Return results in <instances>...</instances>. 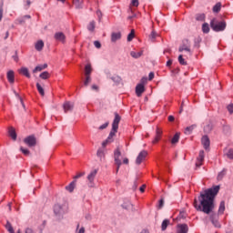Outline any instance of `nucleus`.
<instances>
[{"label":"nucleus","instance_id":"37998d69","mask_svg":"<svg viewBox=\"0 0 233 233\" xmlns=\"http://www.w3.org/2000/svg\"><path fill=\"white\" fill-rule=\"evenodd\" d=\"M40 77L41 79H48V77H50V73H48L47 71H45L40 74Z\"/></svg>","mask_w":233,"mask_h":233},{"label":"nucleus","instance_id":"6e6d98bb","mask_svg":"<svg viewBox=\"0 0 233 233\" xmlns=\"http://www.w3.org/2000/svg\"><path fill=\"white\" fill-rule=\"evenodd\" d=\"M96 15H97L99 21H101V18L103 17V13H101V10L96 11Z\"/></svg>","mask_w":233,"mask_h":233},{"label":"nucleus","instance_id":"473e14b6","mask_svg":"<svg viewBox=\"0 0 233 233\" xmlns=\"http://www.w3.org/2000/svg\"><path fill=\"white\" fill-rule=\"evenodd\" d=\"M204 132L205 134H210L212 132V124H208L204 127Z\"/></svg>","mask_w":233,"mask_h":233},{"label":"nucleus","instance_id":"4d7b16f0","mask_svg":"<svg viewBox=\"0 0 233 233\" xmlns=\"http://www.w3.org/2000/svg\"><path fill=\"white\" fill-rule=\"evenodd\" d=\"M227 108L229 114H233V104L228 105Z\"/></svg>","mask_w":233,"mask_h":233},{"label":"nucleus","instance_id":"49530a36","mask_svg":"<svg viewBox=\"0 0 233 233\" xmlns=\"http://www.w3.org/2000/svg\"><path fill=\"white\" fill-rule=\"evenodd\" d=\"M20 150H21L22 154H24V156H30V150H28L27 148L21 147Z\"/></svg>","mask_w":233,"mask_h":233},{"label":"nucleus","instance_id":"423d86ee","mask_svg":"<svg viewBox=\"0 0 233 233\" xmlns=\"http://www.w3.org/2000/svg\"><path fill=\"white\" fill-rule=\"evenodd\" d=\"M178 52H187L188 56H192V50H190V44L188 43V40L183 42L178 48Z\"/></svg>","mask_w":233,"mask_h":233},{"label":"nucleus","instance_id":"13d9d810","mask_svg":"<svg viewBox=\"0 0 233 233\" xmlns=\"http://www.w3.org/2000/svg\"><path fill=\"white\" fill-rule=\"evenodd\" d=\"M94 45H95L96 48H101V42L100 41H95Z\"/></svg>","mask_w":233,"mask_h":233},{"label":"nucleus","instance_id":"bf43d9fd","mask_svg":"<svg viewBox=\"0 0 233 233\" xmlns=\"http://www.w3.org/2000/svg\"><path fill=\"white\" fill-rule=\"evenodd\" d=\"M157 35V34L155 31H153V32H151L150 37L152 40H154V39H156Z\"/></svg>","mask_w":233,"mask_h":233},{"label":"nucleus","instance_id":"9b49d317","mask_svg":"<svg viewBox=\"0 0 233 233\" xmlns=\"http://www.w3.org/2000/svg\"><path fill=\"white\" fill-rule=\"evenodd\" d=\"M24 143H25V145H28L29 147H35V144H36L35 137L29 136L25 137L24 139Z\"/></svg>","mask_w":233,"mask_h":233},{"label":"nucleus","instance_id":"dca6fc26","mask_svg":"<svg viewBox=\"0 0 233 233\" xmlns=\"http://www.w3.org/2000/svg\"><path fill=\"white\" fill-rule=\"evenodd\" d=\"M177 233H188V226L187 224H179L177 226Z\"/></svg>","mask_w":233,"mask_h":233},{"label":"nucleus","instance_id":"f03ea898","mask_svg":"<svg viewBox=\"0 0 233 233\" xmlns=\"http://www.w3.org/2000/svg\"><path fill=\"white\" fill-rule=\"evenodd\" d=\"M210 26L214 32H223L225 28H227V22L218 21V19L214 18L210 22Z\"/></svg>","mask_w":233,"mask_h":233},{"label":"nucleus","instance_id":"1a4fd4ad","mask_svg":"<svg viewBox=\"0 0 233 233\" xmlns=\"http://www.w3.org/2000/svg\"><path fill=\"white\" fill-rule=\"evenodd\" d=\"M54 39H56L58 43H62L63 45L66 43V35H65L63 32L55 33Z\"/></svg>","mask_w":233,"mask_h":233},{"label":"nucleus","instance_id":"f704fd0d","mask_svg":"<svg viewBox=\"0 0 233 233\" xmlns=\"http://www.w3.org/2000/svg\"><path fill=\"white\" fill-rule=\"evenodd\" d=\"M179 142V133H176L171 139L172 145H176V143Z\"/></svg>","mask_w":233,"mask_h":233},{"label":"nucleus","instance_id":"774afa93","mask_svg":"<svg viewBox=\"0 0 233 233\" xmlns=\"http://www.w3.org/2000/svg\"><path fill=\"white\" fill-rule=\"evenodd\" d=\"M77 233H85V227L80 228Z\"/></svg>","mask_w":233,"mask_h":233},{"label":"nucleus","instance_id":"2eb2a0df","mask_svg":"<svg viewBox=\"0 0 233 233\" xmlns=\"http://www.w3.org/2000/svg\"><path fill=\"white\" fill-rule=\"evenodd\" d=\"M143 92H145V86H143V84H137L136 86V94L137 97H141Z\"/></svg>","mask_w":233,"mask_h":233},{"label":"nucleus","instance_id":"4c0bfd02","mask_svg":"<svg viewBox=\"0 0 233 233\" xmlns=\"http://www.w3.org/2000/svg\"><path fill=\"white\" fill-rule=\"evenodd\" d=\"M225 212V201H221L218 208V214H224Z\"/></svg>","mask_w":233,"mask_h":233},{"label":"nucleus","instance_id":"e2e57ef3","mask_svg":"<svg viewBox=\"0 0 233 233\" xmlns=\"http://www.w3.org/2000/svg\"><path fill=\"white\" fill-rule=\"evenodd\" d=\"M25 233H35L34 229L30 228H26L25 230Z\"/></svg>","mask_w":233,"mask_h":233},{"label":"nucleus","instance_id":"8fccbe9b","mask_svg":"<svg viewBox=\"0 0 233 233\" xmlns=\"http://www.w3.org/2000/svg\"><path fill=\"white\" fill-rule=\"evenodd\" d=\"M134 36H135V35H134V30H132V31L128 34V35H127V41L130 43V41H132V39H134Z\"/></svg>","mask_w":233,"mask_h":233},{"label":"nucleus","instance_id":"bb28decb","mask_svg":"<svg viewBox=\"0 0 233 233\" xmlns=\"http://www.w3.org/2000/svg\"><path fill=\"white\" fill-rule=\"evenodd\" d=\"M76 188V180L72 181L68 186L66 187V190L68 192H74Z\"/></svg>","mask_w":233,"mask_h":233},{"label":"nucleus","instance_id":"5fc2aeb1","mask_svg":"<svg viewBox=\"0 0 233 233\" xmlns=\"http://www.w3.org/2000/svg\"><path fill=\"white\" fill-rule=\"evenodd\" d=\"M108 127V122H106L105 124L101 125L99 127V130H105Z\"/></svg>","mask_w":233,"mask_h":233},{"label":"nucleus","instance_id":"ddd939ff","mask_svg":"<svg viewBox=\"0 0 233 233\" xmlns=\"http://www.w3.org/2000/svg\"><path fill=\"white\" fill-rule=\"evenodd\" d=\"M161 136H163V131L159 127H157V129H156V137L153 139L152 144L156 145V143H159V141L161 139Z\"/></svg>","mask_w":233,"mask_h":233},{"label":"nucleus","instance_id":"393cba45","mask_svg":"<svg viewBox=\"0 0 233 233\" xmlns=\"http://www.w3.org/2000/svg\"><path fill=\"white\" fill-rule=\"evenodd\" d=\"M90 74H92V66L90 64H87L85 66V76H90Z\"/></svg>","mask_w":233,"mask_h":233},{"label":"nucleus","instance_id":"a211bd4d","mask_svg":"<svg viewBox=\"0 0 233 233\" xmlns=\"http://www.w3.org/2000/svg\"><path fill=\"white\" fill-rule=\"evenodd\" d=\"M121 39V32H114L111 34V42L116 43V41H119Z\"/></svg>","mask_w":233,"mask_h":233},{"label":"nucleus","instance_id":"e433bc0d","mask_svg":"<svg viewBox=\"0 0 233 233\" xmlns=\"http://www.w3.org/2000/svg\"><path fill=\"white\" fill-rule=\"evenodd\" d=\"M87 30H89V32H94V30H96V22L95 21H91L89 23V25H87Z\"/></svg>","mask_w":233,"mask_h":233},{"label":"nucleus","instance_id":"58836bf2","mask_svg":"<svg viewBox=\"0 0 233 233\" xmlns=\"http://www.w3.org/2000/svg\"><path fill=\"white\" fill-rule=\"evenodd\" d=\"M168 225H170V220H168V219L163 220L162 225H161L162 230H167V227H168Z\"/></svg>","mask_w":233,"mask_h":233},{"label":"nucleus","instance_id":"a878e982","mask_svg":"<svg viewBox=\"0 0 233 233\" xmlns=\"http://www.w3.org/2000/svg\"><path fill=\"white\" fill-rule=\"evenodd\" d=\"M9 136L14 141L17 139V134L15 133V129H14V127L9 128Z\"/></svg>","mask_w":233,"mask_h":233},{"label":"nucleus","instance_id":"de8ad7c7","mask_svg":"<svg viewBox=\"0 0 233 233\" xmlns=\"http://www.w3.org/2000/svg\"><path fill=\"white\" fill-rule=\"evenodd\" d=\"M197 21H205V14H198L196 15Z\"/></svg>","mask_w":233,"mask_h":233},{"label":"nucleus","instance_id":"0eeeda50","mask_svg":"<svg viewBox=\"0 0 233 233\" xmlns=\"http://www.w3.org/2000/svg\"><path fill=\"white\" fill-rule=\"evenodd\" d=\"M114 159H115V165H116V167H121V165H122V162H121V150H119V147H117L114 151Z\"/></svg>","mask_w":233,"mask_h":233},{"label":"nucleus","instance_id":"f8f14e48","mask_svg":"<svg viewBox=\"0 0 233 233\" xmlns=\"http://www.w3.org/2000/svg\"><path fill=\"white\" fill-rule=\"evenodd\" d=\"M203 161H205V151H199L198 157L197 158L196 167H201L203 165Z\"/></svg>","mask_w":233,"mask_h":233},{"label":"nucleus","instance_id":"c85d7f7f","mask_svg":"<svg viewBox=\"0 0 233 233\" xmlns=\"http://www.w3.org/2000/svg\"><path fill=\"white\" fill-rule=\"evenodd\" d=\"M225 176H227V169L223 168V170L221 172H219L217 177L218 181H221V179H223V177H225Z\"/></svg>","mask_w":233,"mask_h":233},{"label":"nucleus","instance_id":"a18cd8bd","mask_svg":"<svg viewBox=\"0 0 233 233\" xmlns=\"http://www.w3.org/2000/svg\"><path fill=\"white\" fill-rule=\"evenodd\" d=\"M97 157H100V159H103L105 157V151L103 149H98L96 152Z\"/></svg>","mask_w":233,"mask_h":233},{"label":"nucleus","instance_id":"f3484780","mask_svg":"<svg viewBox=\"0 0 233 233\" xmlns=\"http://www.w3.org/2000/svg\"><path fill=\"white\" fill-rule=\"evenodd\" d=\"M6 76H7L8 82L11 85H13V83H15V76L14 74V71L13 70L8 71Z\"/></svg>","mask_w":233,"mask_h":233},{"label":"nucleus","instance_id":"5701e85b","mask_svg":"<svg viewBox=\"0 0 233 233\" xmlns=\"http://www.w3.org/2000/svg\"><path fill=\"white\" fill-rule=\"evenodd\" d=\"M73 5L77 10L83 8V0H73Z\"/></svg>","mask_w":233,"mask_h":233},{"label":"nucleus","instance_id":"c756f323","mask_svg":"<svg viewBox=\"0 0 233 233\" xmlns=\"http://www.w3.org/2000/svg\"><path fill=\"white\" fill-rule=\"evenodd\" d=\"M202 32L203 34H208V32H210V26L208 25V23H204L202 25Z\"/></svg>","mask_w":233,"mask_h":233},{"label":"nucleus","instance_id":"864d4df0","mask_svg":"<svg viewBox=\"0 0 233 233\" xmlns=\"http://www.w3.org/2000/svg\"><path fill=\"white\" fill-rule=\"evenodd\" d=\"M131 5L133 6H139V0H131Z\"/></svg>","mask_w":233,"mask_h":233},{"label":"nucleus","instance_id":"412c9836","mask_svg":"<svg viewBox=\"0 0 233 233\" xmlns=\"http://www.w3.org/2000/svg\"><path fill=\"white\" fill-rule=\"evenodd\" d=\"M35 48L37 52H41V50H43V48H45V42H43V40H38L35 44Z\"/></svg>","mask_w":233,"mask_h":233},{"label":"nucleus","instance_id":"7c9ffc66","mask_svg":"<svg viewBox=\"0 0 233 233\" xmlns=\"http://www.w3.org/2000/svg\"><path fill=\"white\" fill-rule=\"evenodd\" d=\"M19 72L23 75L25 76V77H30V72H28V68L26 67H22Z\"/></svg>","mask_w":233,"mask_h":233},{"label":"nucleus","instance_id":"c9c22d12","mask_svg":"<svg viewBox=\"0 0 233 233\" xmlns=\"http://www.w3.org/2000/svg\"><path fill=\"white\" fill-rule=\"evenodd\" d=\"M221 11V3H217L214 6H213V12L215 14H218V12Z\"/></svg>","mask_w":233,"mask_h":233},{"label":"nucleus","instance_id":"09e8293b","mask_svg":"<svg viewBox=\"0 0 233 233\" xmlns=\"http://www.w3.org/2000/svg\"><path fill=\"white\" fill-rule=\"evenodd\" d=\"M90 83H92V77L86 76V80L84 81L85 86H88V85H90Z\"/></svg>","mask_w":233,"mask_h":233},{"label":"nucleus","instance_id":"20e7f679","mask_svg":"<svg viewBox=\"0 0 233 233\" xmlns=\"http://www.w3.org/2000/svg\"><path fill=\"white\" fill-rule=\"evenodd\" d=\"M209 219L216 228H221V224L219 223V215L212 213Z\"/></svg>","mask_w":233,"mask_h":233},{"label":"nucleus","instance_id":"2f4dec72","mask_svg":"<svg viewBox=\"0 0 233 233\" xmlns=\"http://www.w3.org/2000/svg\"><path fill=\"white\" fill-rule=\"evenodd\" d=\"M5 228L9 233H15V231H14V227H12V224L10 223V221H7L5 224Z\"/></svg>","mask_w":233,"mask_h":233},{"label":"nucleus","instance_id":"72a5a7b5","mask_svg":"<svg viewBox=\"0 0 233 233\" xmlns=\"http://www.w3.org/2000/svg\"><path fill=\"white\" fill-rule=\"evenodd\" d=\"M196 127H197L196 125H192V126L186 127L185 134H187V135L192 134V131L194 130V128H196Z\"/></svg>","mask_w":233,"mask_h":233},{"label":"nucleus","instance_id":"9d476101","mask_svg":"<svg viewBox=\"0 0 233 233\" xmlns=\"http://www.w3.org/2000/svg\"><path fill=\"white\" fill-rule=\"evenodd\" d=\"M121 122V116L117 112L115 113V118L112 123L113 130H118L119 123Z\"/></svg>","mask_w":233,"mask_h":233},{"label":"nucleus","instance_id":"f257e3e1","mask_svg":"<svg viewBox=\"0 0 233 233\" xmlns=\"http://www.w3.org/2000/svg\"><path fill=\"white\" fill-rule=\"evenodd\" d=\"M219 192V186H214L210 188L206 189L204 192L200 193L198 199L194 200V207L198 212H204V214H210L214 210V199L218 193Z\"/></svg>","mask_w":233,"mask_h":233},{"label":"nucleus","instance_id":"7ed1b4c3","mask_svg":"<svg viewBox=\"0 0 233 233\" xmlns=\"http://www.w3.org/2000/svg\"><path fill=\"white\" fill-rule=\"evenodd\" d=\"M96 176H97V169L90 171L86 177V183L89 188H96Z\"/></svg>","mask_w":233,"mask_h":233},{"label":"nucleus","instance_id":"338daca9","mask_svg":"<svg viewBox=\"0 0 233 233\" xmlns=\"http://www.w3.org/2000/svg\"><path fill=\"white\" fill-rule=\"evenodd\" d=\"M145 188H147V186L146 185H143L142 187H140L139 190L140 192H145Z\"/></svg>","mask_w":233,"mask_h":233},{"label":"nucleus","instance_id":"3c124183","mask_svg":"<svg viewBox=\"0 0 233 233\" xmlns=\"http://www.w3.org/2000/svg\"><path fill=\"white\" fill-rule=\"evenodd\" d=\"M147 81H148V78L144 76L141 78L140 83L138 85H142L143 86H145V85H147Z\"/></svg>","mask_w":233,"mask_h":233},{"label":"nucleus","instance_id":"b1692460","mask_svg":"<svg viewBox=\"0 0 233 233\" xmlns=\"http://www.w3.org/2000/svg\"><path fill=\"white\" fill-rule=\"evenodd\" d=\"M130 56L131 57H134V59H139V57L143 56V51H139V52L131 51Z\"/></svg>","mask_w":233,"mask_h":233},{"label":"nucleus","instance_id":"aec40b11","mask_svg":"<svg viewBox=\"0 0 233 233\" xmlns=\"http://www.w3.org/2000/svg\"><path fill=\"white\" fill-rule=\"evenodd\" d=\"M123 208H126V210H132L134 208V206L132 205V202L130 200L126 199L124 203L122 204Z\"/></svg>","mask_w":233,"mask_h":233},{"label":"nucleus","instance_id":"ea45409f","mask_svg":"<svg viewBox=\"0 0 233 233\" xmlns=\"http://www.w3.org/2000/svg\"><path fill=\"white\" fill-rule=\"evenodd\" d=\"M111 80L116 84L121 83V76L115 75L111 77Z\"/></svg>","mask_w":233,"mask_h":233},{"label":"nucleus","instance_id":"6ab92c4d","mask_svg":"<svg viewBox=\"0 0 233 233\" xmlns=\"http://www.w3.org/2000/svg\"><path fill=\"white\" fill-rule=\"evenodd\" d=\"M64 111L66 113V112H70L74 109V103L72 102H66L64 104Z\"/></svg>","mask_w":233,"mask_h":233},{"label":"nucleus","instance_id":"603ef678","mask_svg":"<svg viewBox=\"0 0 233 233\" xmlns=\"http://www.w3.org/2000/svg\"><path fill=\"white\" fill-rule=\"evenodd\" d=\"M41 70H43V66H37L35 67V69L33 70L34 73L35 72H41Z\"/></svg>","mask_w":233,"mask_h":233},{"label":"nucleus","instance_id":"79ce46f5","mask_svg":"<svg viewBox=\"0 0 233 233\" xmlns=\"http://www.w3.org/2000/svg\"><path fill=\"white\" fill-rule=\"evenodd\" d=\"M178 63L184 66H187V61H185V58H183V55H179Z\"/></svg>","mask_w":233,"mask_h":233},{"label":"nucleus","instance_id":"0e129e2a","mask_svg":"<svg viewBox=\"0 0 233 233\" xmlns=\"http://www.w3.org/2000/svg\"><path fill=\"white\" fill-rule=\"evenodd\" d=\"M85 176V173H79L75 177V179H79V177H83Z\"/></svg>","mask_w":233,"mask_h":233},{"label":"nucleus","instance_id":"a19ab883","mask_svg":"<svg viewBox=\"0 0 233 233\" xmlns=\"http://www.w3.org/2000/svg\"><path fill=\"white\" fill-rule=\"evenodd\" d=\"M36 88L40 96H45V89L43 88V86H40L39 83L36 84Z\"/></svg>","mask_w":233,"mask_h":233},{"label":"nucleus","instance_id":"cd10ccee","mask_svg":"<svg viewBox=\"0 0 233 233\" xmlns=\"http://www.w3.org/2000/svg\"><path fill=\"white\" fill-rule=\"evenodd\" d=\"M116 132H117V130H114V128L111 129V131L106 138L109 141V143H112V141H114V136H116Z\"/></svg>","mask_w":233,"mask_h":233},{"label":"nucleus","instance_id":"680f3d73","mask_svg":"<svg viewBox=\"0 0 233 233\" xmlns=\"http://www.w3.org/2000/svg\"><path fill=\"white\" fill-rule=\"evenodd\" d=\"M154 72H150L149 75H148V80L149 81H152V79H154Z\"/></svg>","mask_w":233,"mask_h":233},{"label":"nucleus","instance_id":"c03bdc74","mask_svg":"<svg viewBox=\"0 0 233 233\" xmlns=\"http://www.w3.org/2000/svg\"><path fill=\"white\" fill-rule=\"evenodd\" d=\"M226 156L228 159H233V149H228V152H226Z\"/></svg>","mask_w":233,"mask_h":233},{"label":"nucleus","instance_id":"39448f33","mask_svg":"<svg viewBox=\"0 0 233 233\" xmlns=\"http://www.w3.org/2000/svg\"><path fill=\"white\" fill-rule=\"evenodd\" d=\"M54 212H55V216H56V218H61L65 215V208H63V206H61L59 204H56L54 207Z\"/></svg>","mask_w":233,"mask_h":233},{"label":"nucleus","instance_id":"052dcab7","mask_svg":"<svg viewBox=\"0 0 233 233\" xmlns=\"http://www.w3.org/2000/svg\"><path fill=\"white\" fill-rule=\"evenodd\" d=\"M163 205H165V200L160 199L158 204V208H163Z\"/></svg>","mask_w":233,"mask_h":233},{"label":"nucleus","instance_id":"4be33fe9","mask_svg":"<svg viewBox=\"0 0 233 233\" xmlns=\"http://www.w3.org/2000/svg\"><path fill=\"white\" fill-rule=\"evenodd\" d=\"M26 19H32V16L30 15H25L18 18L16 20V22L18 23V25H23V24L26 23Z\"/></svg>","mask_w":233,"mask_h":233},{"label":"nucleus","instance_id":"6e6552de","mask_svg":"<svg viewBox=\"0 0 233 233\" xmlns=\"http://www.w3.org/2000/svg\"><path fill=\"white\" fill-rule=\"evenodd\" d=\"M147 156H148V152L147 150H142L137 157L136 164L141 165V163L147 159Z\"/></svg>","mask_w":233,"mask_h":233},{"label":"nucleus","instance_id":"69168bd1","mask_svg":"<svg viewBox=\"0 0 233 233\" xmlns=\"http://www.w3.org/2000/svg\"><path fill=\"white\" fill-rule=\"evenodd\" d=\"M13 59H14V61H15V63H17V61H19V56H17V52L15 53V56H13Z\"/></svg>","mask_w":233,"mask_h":233},{"label":"nucleus","instance_id":"4468645a","mask_svg":"<svg viewBox=\"0 0 233 233\" xmlns=\"http://www.w3.org/2000/svg\"><path fill=\"white\" fill-rule=\"evenodd\" d=\"M201 144L203 145L205 150H208V148H210V138H208V136L202 137Z\"/></svg>","mask_w":233,"mask_h":233}]
</instances>
